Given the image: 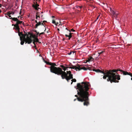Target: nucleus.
<instances>
[{"mask_svg":"<svg viewBox=\"0 0 132 132\" xmlns=\"http://www.w3.org/2000/svg\"><path fill=\"white\" fill-rule=\"evenodd\" d=\"M70 31H75V30H73V29H71V30H70Z\"/></svg>","mask_w":132,"mask_h":132,"instance_id":"nucleus-37","label":"nucleus"},{"mask_svg":"<svg viewBox=\"0 0 132 132\" xmlns=\"http://www.w3.org/2000/svg\"><path fill=\"white\" fill-rule=\"evenodd\" d=\"M52 23L53 24H55L56 26L57 25V24H56V22L54 20H52Z\"/></svg>","mask_w":132,"mask_h":132,"instance_id":"nucleus-24","label":"nucleus"},{"mask_svg":"<svg viewBox=\"0 0 132 132\" xmlns=\"http://www.w3.org/2000/svg\"><path fill=\"white\" fill-rule=\"evenodd\" d=\"M45 62L47 64L51 65L50 67V71L51 72L53 73L56 68L55 66H57L56 64L54 63L49 62L47 61H45Z\"/></svg>","mask_w":132,"mask_h":132,"instance_id":"nucleus-4","label":"nucleus"},{"mask_svg":"<svg viewBox=\"0 0 132 132\" xmlns=\"http://www.w3.org/2000/svg\"><path fill=\"white\" fill-rule=\"evenodd\" d=\"M36 42H38L39 40H38V39L37 38H36Z\"/></svg>","mask_w":132,"mask_h":132,"instance_id":"nucleus-35","label":"nucleus"},{"mask_svg":"<svg viewBox=\"0 0 132 132\" xmlns=\"http://www.w3.org/2000/svg\"><path fill=\"white\" fill-rule=\"evenodd\" d=\"M67 74H68L67 73L64 75H61V76L63 79H65L68 82H69V80H70L71 79L70 78L69 76H68Z\"/></svg>","mask_w":132,"mask_h":132,"instance_id":"nucleus-9","label":"nucleus"},{"mask_svg":"<svg viewBox=\"0 0 132 132\" xmlns=\"http://www.w3.org/2000/svg\"><path fill=\"white\" fill-rule=\"evenodd\" d=\"M39 15H36V19H37V18H38V17L40 18V16Z\"/></svg>","mask_w":132,"mask_h":132,"instance_id":"nucleus-30","label":"nucleus"},{"mask_svg":"<svg viewBox=\"0 0 132 132\" xmlns=\"http://www.w3.org/2000/svg\"><path fill=\"white\" fill-rule=\"evenodd\" d=\"M20 16H18V18H19Z\"/></svg>","mask_w":132,"mask_h":132,"instance_id":"nucleus-57","label":"nucleus"},{"mask_svg":"<svg viewBox=\"0 0 132 132\" xmlns=\"http://www.w3.org/2000/svg\"><path fill=\"white\" fill-rule=\"evenodd\" d=\"M40 9V8H38V9Z\"/></svg>","mask_w":132,"mask_h":132,"instance_id":"nucleus-58","label":"nucleus"},{"mask_svg":"<svg viewBox=\"0 0 132 132\" xmlns=\"http://www.w3.org/2000/svg\"><path fill=\"white\" fill-rule=\"evenodd\" d=\"M29 34H28V32H26L25 34H24V35L26 36H29Z\"/></svg>","mask_w":132,"mask_h":132,"instance_id":"nucleus-31","label":"nucleus"},{"mask_svg":"<svg viewBox=\"0 0 132 132\" xmlns=\"http://www.w3.org/2000/svg\"><path fill=\"white\" fill-rule=\"evenodd\" d=\"M20 40L21 41L20 44L21 45H23L24 43V42H25V41L24 40L22 39V38H20Z\"/></svg>","mask_w":132,"mask_h":132,"instance_id":"nucleus-20","label":"nucleus"},{"mask_svg":"<svg viewBox=\"0 0 132 132\" xmlns=\"http://www.w3.org/2000/svg\"><path fill=\"white\" fill-rule=\"evenodd\" d=\"M34 47H36V46H35H35Z\"/></svg>","mask_w":132,"mask_h":132,"instance_id":"nucleus-55","label":"nucleus"},{"mask_svg":"<svg viewBox=\"0 0 132 132\" xmlns=\"http://www.w3.org/2000/svg\"><path fill=\"white\" fill-rule=\"evenodd\" d=\"M94 60V59L92 57L90 56L86 60V62L92 61H93Z\"/></svg>","mask_w":132,"mask_h":132,"instance_id":"nucleus-13","label":"nucleus"},{"mask_svg":"<svg viewBox=\"0 0 132 132\" xmlns=\"http://www.w3.org/2000/svg\"><path fill=\"white\" fill-rule=\"evenodd\" d=\"M39 12H37L36 13V14H37L36 15H38V14H39Z\"/></svg>","mask_w":132,"mask_h":132,"instance_id":"nucleus-42","label":"nucleus"},{"mask_svg":"<svg viewBox=\"0 0 132 132\" xmlns=\"http://www.w3.org/2000/svg\"><path fill=\"white\" fill-rule=\"evenodd\" d=\"M110 12L111 14H112L113 16L116 18L118 14V13H117L116 12H115L114 11L111 9H110Z\"/></svg>","mask_w":132,"mask_h":132,"instance_id":"nucleus-11","label":"nucleus"},{"mask_svg":"<svg viewBox=\"0 0 132 132\" xmlns=\"http://www.w3.org/2000/svg\"><path fill=\"white\" fill-rule=\"evenodd\" d=\"M44 34V32H41V33H40V34H39V36H40L41 34Z\"/></svg>","mask_w":132,"mask_h":132,"instance_id":"nucleus-34","label":"nucleus"},{"mask_svg":"<svg viewBox=\"0 0 132 132\" xmlns=\"http://www.w3.org/2000/svg\"><path fill=\"white\" fill-rule=\"evenodd\" d=\"M32 7L35 8L36 10H38V7L35 5V4H33L32 5Z\"/></svg>","mask_w":132,"mask_h":132,"instance_id":"nucleus-21","label":"nucleus"},{"mask_svg":"<svg viewBox=\"0 0 132 132\" xmlns=\"http://www.w3.org/2000/svg\"><path fill=\"white\" fill-rule=\"evenodd\" d=\"M41 25H42L43 26H44V28H45V30H44V31H45L46 29V28L45 27V26H44V23L42 22L41 23Z\"/></svg>","mask_w":132,"mask_h":132,"instance_id":"nucleus-23","label":"nucleus"},{"mask_svg":"<svg viewBox=\"0 0 132 132\" xmlns=\"http://www.w3.org/2000/svg\"><path fill=\"white\" fill-rule=\"evenodd\" d=\"M14 12H10V13H11V14H14Z\"/></svg>","mask_w":132,"mask_h":132,"instance_id":"nucleus-36","label":"nucleus"},{"mask_svg":"<svg viewBox=\"0 0 132 132\" xmlns=\"http://www.w3.org/2000/svg\"><path fill=\"white\" fill-rule=\"evenodd\" d=\"M28 33L30 35L29 36V37L30 38V39L31 40V43L32 41V38H35V35H33L30 32H28Z\"/></svg>","mask_w":132,"mask_h":132,"instance_id":"nucleus-12","label":"nucleus"},{"mask_svg":"<svg viewBox=\"0 0 132 132\" xmlns=\"http://www.w3.org/2000/svg\"><path fill=\"white\" fill-rule=\"evenodd\" d=\"M121 72L122 73L123 75H128L130 76L131 77V80H132V73H131L130 72H128L127 71H125L123 70H122V71H121Z\"/></svg>","mask_w":132,"mask_h":132,"instance_id":"nucleus-10","label":"nucleus"},{"mask_svg":"<svg viewBox=\"0 0 132 132\" xmlns=\"http://www.w3.org/2000/svg\"><path fill=\"white\" fill-rule=\"evenodd\" d=\"M58 23H59L58 22H57L56 23V24H57Z\"/></svg>","mask_w":132,"mask_h":132,"instance_id":"nucleus-51","label":"nucleus"},{"mask_svg":"<svg viewBox=\"0 0 132 132\" xmlns=\"http://www.w3.org/2000/svg\"><path fill=\"white\" fill-rule=\"evenodd\" d=\"M1 6H2V5H1V4H0V7H1Z\"/></svg>","mask_w":132,"mask_h":132,"instance_id":"nucleus-48","label":"nucleus"},{"mask_svg":"<svg viewBox=\"0 0 132 132\" xmlns=\"http://www.w3.org/2000/svg\"><path fill=\"white\" fill-rule=\"evenodd\" d=\"M35 40H34L33 42V43L35 45Z\"/></svg>","mask_w":132,"mask_h":132,"instance_id":"nucleus-38","label":"nucleus"},{"mask_svg":"<svg viewBox=\"0 0 132 132\" xmlns=\"http://www.w3.org/2000/svg\"><path fill=\"white\" fill-rule=\"evenodd\" d=\"M26 36L24 34H23L22 36V39H24L26 43H27L28 44H30L31 43V40L29 36H27L26 38Z\"/></svg>","mask_w":132,"mask_h":132,"instance_id":"nucleus-7","label":"nucleus"},{"mask_svg":"<svg viewBox=\"0 0 132 132\" xmlns=\"http://www.w3.org/2000/svg\"><path fill=\"white\" fill-rule=\"evenodd\" d=\"M35 22H36L37 23H38V22H37V20H35Z\"/></svg>","mask_w":132,"mask_h":132,"instance_id":"nucleus-44","label":"nucleus"},{"mask_svg":"<svg viewBox=\"0 0 132 132\" xmlns=\"http://www.w3.org/2000/svg\"><path fill=\"white\" fill-rule=\"evenodd\" d=\"M60 67L62 68L63 70L64 71H65L66 69L67 68H69V67H64V66H63V65H61L60 66Z\"/></svg>","mask_w":132,"mask_h":132,"instance_id":"nucleus-18","label":"nucleus"},{"mask_svg":"<svg viewBox=\"0 0 132 132\" xmlns=\"http://www.w3.org/2000/svg\"><path fill=\"white\" fill-rule=\"evenodd\" d=\"M9 16L10 18H12L11 16L10 15H8Z\"/></svg>","mask_w":132,"mask_h":132,"instance_id":"nucleus-40","label":"nucleus"},{"mask_svg":"<svg viewBox=\"0 0 132 132\" xmlns=\"http://www.w3.org/2000/svg\"><path fill=\"white\" fill-rule=\"evenodd\" d=\"M10 19H12V20L14 21H16V23L15 24H13L12 26H14L15 28V29L18 30H20V28L19 26V20L17 18H10Z\"/></svg>","mask_w":132,"mask_h":132,"instance_id":"nucleus-6","label":"nucleus"},{"mask_svg":"<svg viewBox=\"0 0 132 132\" xmlns=\"http://www.w3.org/2000/svg\"><path fill=\"white\" fill-rule=\"evenodd\" d=\"M93 71H95L96 72L98 73L100 72L101 73H103V71H101L99 69H93Z\"/></svg>","mask_w":132,"mask_h":132,"instance_id":"nucleus-15","label":"nucleus"},{"mask_svg":"<svg viewBox=\"0 0 132 132\" xmlns=\"http://www.w3.org/2000/svg\"><path fill=\"white\" fill-rule=\"evenodd\" d=\"M21 11H20V13H19L20 14H21Z\"/></svg>","mask_w":132,"mask_h":132,"instance_id":"nucleus-47","label":"nucleus"},{"mask_svg":"<svg viewBox=\"0 0 132 132\" xmlns=\"http://www.w3.org/2000/svg\"><path fill=\"white\" fill-rule=\"evenodd\" d=\"M110 72V73L112 75L113 73L116 76H119V78H120V76L119 75H118V73H117L116 74V73H114V72H116L118 71H119L121 72L122 71V70L120 69H113V70H109Z\"/></svg>","mask_w":132,"mask_h":132,"instance_id":"nucleus-8","label":"nucleus"},{"mask_svg":"<svg viewBox=\"0 0 132 132\" xmlns=\"http://www.w3.org/2000/svg\"><path fill=\"white\" fill-rule=\"evenodd\" d=\"M65 29H66V30H68L69 31V32H71L70 30H69L68 29H67V28H65Z\"/></svg>","mask_w":132,"mask_h":132,"instance_id":"nucleus-39","label":"nucleus"},{"mask_svg":"<svg viewBox=\"0 0 132 132\" xmlns=\"http://www.w3.org/2000/svg\"><path fill=\"white\" fill-rule=\"evenodd\" d=\"M75 52H74V51H71L70 53H69L68 54L69 55H71V54H73Z\"/></svg>","mask_w":132,"mask_h":132,"instance_id":"nucleus-26","label":"nucleus"},{"mask_svg":"<svg viewBox=\"0 0 132 132\" xmlns=\"http://www.w3.org/2000/svg\"><path fill=\"white\" fill-rule=\"evenodd\" d=\"M67 73L68 74H69V76L70 78V79H72L73 78V75L71 74V72L70 71H67Z\"/></svg>","mask_w":132,"mask_h":132,"instance_id":"nucleus-14","label":"nucleus"},{"mask_svg":"<svg viewBox=\"0 0 132 132\" xmlns=\"http://www.w3.org/2000/svg\"><path fill=\"white\" fill-rule=\"evenodd\" d=\"M77 66L78 67H77L76 66L72 65V67H69V68H70L74 69L75 70H76V71H79L82 69L84 70H87V68L85 67H80V65L79 64H77Z\"/></svg>","mask_w":132,"mask_h":132,"instance_id":"nucleus-5","label":"nucleus"},{"mask_svg":"<svg viewBox=\"0 0 132 132\" xmlns=\"http://www.w3.org/2000/svg\"><path fill=\"white\" fill-rule=\"evenodd\" d=\"M64 71H62V69L60 67H56L53 73L57 74L58 75H64L67 73Z\"/></svg>","mask_w":132,"mask_h":132,"instance_id":"nucleus-3","label":"nucleus"},{"mask_svg":"<svg viewBox=\"0 0 132 132\" xmlns=\"http://www.w3.org/2000/svg\"><path fill=\"white\" fill-rule=\"evenodd\" d=\"M5 17H6V18H8V16L7 15H5Z\"/></svg>","mask_w":132,"mask_h":132,"instance_id":"nucleus-46","label":"nucleus"},{"mask_svg":"<svg viewBox=\"0 0 132 132\" xmlns=\"http://www.w3.org/2000/svg\"><path fill=\"white\" fill-rule=\"evenodd\" d=\"M43 16V15H41V16L42 17Z\"/></svg>","mask_w":132,"mask_h":132,"instance_id":"nucleus-56","label":"nucleus"},{"mask_svg":"<svg viewBox=\"0 0 132 132\" xmlns=\"http://www.w3.org/2000/svg\"><path fill=\"white\" fill-rule=\"evenodd\" d=\"M103 73H102L103 74V78L105 79L107 77L108 78L107 79L108 81H110L111 83L112 82H118V80L120 79L119 76H116L113 73L112 75L110 73L109 70H103Z\"/></svg>","mask_w":132,"mask_h":132,"instance_id":"nucleus-2","label":"nucleus"},{"mask_svg":"<svg viewBox=\"0 0 132 132\" xmlns=\"http://www.w3.org/2000/svg\"><path fill=\"white\" fill-rule=\"evenodd\" d=\"M57 30H58V31H59L60 30H59V28H58L57 29Z\"/></svg>","mask_w":132,"mask_h":132,"instance_id":"nucleus-53","label":"nucleus"},{"mask_svg":"<svg viewBox=\"0 0 132 132\" xmlns=\"http://www.w3.org/2000/svg\"><path fill=\"white\" fill-rule=\"evenodd\" d=\"M34 32H36V33H37V35H38V34H39V32H37V31L35 30H34Z\"/></svg>","mask_w":132,"mask_h":132,"instance_id":"nucleus-29","label":"nucleus"},{"mask_svg":"<svg viewBox=\"0 0 132 132\" xmlns=\"http://www.w3.org/2000/svg\"><path fill=\"white\" fill-rule=\"evenodd\" d=\"M103 52H104L103 51H102L101 52H98V56H99L100 54H102L103 53Z\"/></svg>","mask_w":132,"mask_h":132,"instance_id":"nucleus-27","label":"nucleus"},{"mask_svg":"<svg viewBox=\"0 0 132 132\" xmlns=\"http://www.w3.org/2000/svg\"><path fill=\"white\" fill-rule=\"evenodd\" d=\"M72 33H69V35H68L67 34H65V36L66 37H68V39L70 40V39L72 37Z\"/></svg>","mask_w":132,"mask_h":132,"instance_id":"nucleus-16","label":"nucleus"},{"mask_svg":"<svg viewBox=\"0 0 132 132\" xmlns=\"http://www.w3.org/2000/svg\"><path fill=\"white\" fill-rule=\"evenodd\" d=\"M99 16L98 17H97V18L96 20H97V19H98Z\"/></svg>","mask_w":132,"mask_h":132,"instance_id":"nucleus-49","label":"nucleus"},{"mask_svg":"<svg viewBox=\"0 0 132 132\" xmlns=\"http://www.w3.org/2000/svg\"><path fill=\"white\" fill-rule=\"evenodd\" d=\"M34 3V4L36 6H37V7H38V6H39V5L38 4H37V2H36V4H35V2Z\"/></svg>","mask_w":132,"mask_h":132,"instance_id":"nucleus-32","label":"nucleus"},{"mask_svg":"<svg viewBox=\"0 0 132 132\" xmlns=\"http://www.w3.org/2000/svg\"><path fill=\"white\" fill-rule=\"evenodd\" d=\"M72 79L71 80V81H72V82L71 83V84H72L73 83V82H76V79Z\"/></svg>","mask_w":132,"mask_h":132,"instance_id":"nucleus-22","label":"nucleus"},{"mask_svg":"<svg viewBox=\"0 0 132 132\" xmlns=\"http://www.w3.org/2000/svg\"><path fill=\"white\" fill-rule=\"evenodd\" d=\"M81 85L80 83L77 84V87L79 89L77 90V94L79 96L78 97V95H75V96L77 97L76 99L79 102H84L83 104L84 106H88L89 104L88 97L89 96L88 91L90 86L89 83L87 82H82Z\"/></svg>","mask_w":132,"mask_h":132,"instance_id":"nucleus-1","label":"nucleus"},{"mask_svg":"<svg viewBox=\"0 0 132 132\" xmlns=\"http://www.w3.org/2000/svg\"><path fill=\"white\" fill-rule=\"evenodd\" d=\"M43 22L44 23H45V22H47V21H44Z\"/></svg>","mask_w":132,"mask_h":132,"instance_id":"nucleus-41","label":"nucleus"},{"mask_svg":"<svg viewBox=\"0 0 132 132\" xmlns=\"http://www.w3.org/2000/svg\"><path fill=\"white\" fill-rule=\"evenodd\" d=\"M52 18H55V16H52Z\"/></svg>","mask_w":132,"mask_h":132,"instance_id":"nucleus-45","label":"nucleus"},{"mask_svg":"<svg viewBox=\"0 0 132 132\" xmlns=\"http://www.w3.org/2000/svg\"><path fill=\"white\" fill-rule=\"evenodd\" d=\"M10 14H11V13H10V12H7L6 14H5V15H10Z\"/></svg>","mask_w":132,"mask_h":132,"instance_id":"nucleus-28","label":"nucleus"},{"mask_svg":"<svg viewBox=\"0 0 132 132\" xmlns=\"http://www.w3.org/2000/svg\"><path fill=\"white\" fill-rule=\"evenodd\" d=\"M19 24H20L23 23V21H20L19 20Z\"/></svg>","mask_w":132,"mask_h":132,"instance_id":"nucleus-33","label":"nucleus"},{"mask_svg":"<svg viewBox=\"0 0 132 132\" xmlns=\"http://www.w3.org/2000/svg\"><path fill=\"white\" fill-rule=\"evenodd\" d=\"M1 12V10H0V13Z\"/></svg>","mask_w":132,"mask_h":132,"instance_id":"nucleus-54","label":"nucleus"},{"mask_svg":"<svg viewBox=\"0 0 132 132\" xmlns=\"http://www.w3.org/2000/svg\"><path fill=\"white\" fill-rule=\"evenodd\" d=\"M78 7H79L80 8H81L82 7V6H78Z\"/></svg>","mask_w":132,"mask_h":132,"instance_id":"nucleus-43","label":"nucleus"},{"mask_svg":"<svg viewBox=\"0 0 132 132\" xmlns=\"http://www.w3.org/2000/svg\"><path fill=\"white\" fill-rule=\"evenodd\" d=\"M87 69H88L89 70H93L92 68V67H87Z\"/></svg>","mask_w":132,"mask_h":132,"instance_id":"nucleus-25","label":"nucleus"},{"mask_svg":"<svg viewBox=\"0 0 132 132\" xmlns=\"http://www.w3.org/2000/svg\"><path fill=\"white\" fill-rule=\"evenodd\" d=\"M77 99L76 98V99H75L74 100V101H75Z\"/></svg>","mask_w":132,"mask_h":132,"instance_id":"nucleus-50","label":"nucleus"},{"mask_svg":"<svg viewBox=\"0 0 132 132\" xmlns=\"http://www.w3.org/2000/svg\"><path fill=\"white\" fill-rule=\"evenodd\" d=\"M42 21L41 22H38L37 23H36L35 26L36 28H37L38 26L41 25V23L42 22Z\"/></svg>","mask_w":132,"mask_h":132,"instance_id":"nucleus-19","label":"nucleus"},{"mask_svg":"<svg viewBox=\"0 0 132 132\" xmlns=\"http://www.w3.org/2000/svg\"><path fill=\"white\" fill-rule=\"evenodd\" d=\"M19 30H18V35L20 36V38H22V36L23 35V34L22 33V32H20Z\"/></svg>","mask_w":132,"mask_h":132,"instance_id":"nucleus-17","label":"nucleus"},{"mask_svg":"<svg viewBox=\"0 0 132 132\" xmlns=\"http://www.w3.org/2000/svg\"><path fill=\"white\" fill-rule=\"evenodd\" d=\"M62 25V24H59V26H61Z\"/></svg>","mask_w":132,"mask_h":132,"instance_id":"nucleus-52","label":"nucleus"}]
</instances>
